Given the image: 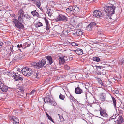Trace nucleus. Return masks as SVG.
Here are the masks:
<instances>
[{"instance_id": "obj_62", "label": "nucleus", "mask_w": 124, "mask_h": 124, "mask_svg": "<svg viewBox=\"0 0 124 124\" xmlns=\"http://www.w3.org/2000/svg\"><path fill=\"white\" fill-rule=\"evenodd\" d=\"M78 76V75H76V77Z\"/></svg>"}, {"instance_id": "obj_18", "label": "nucleus", "mask_w": 124, "mask_h": 124, "mask_svg": "<svg viewBox=\"0 0 124 124\" xmlns=\"http://www.w3.org/2000/svg\"><path fill=\"white\" fill-rule=\"evenodd\" d=\"M31 44L30 41L26 42L23 44L22 48L24 49L27 47H28L30 46Z\"/></svg>"}, {"instance_id": "obj_37", "label": "nucleus", "mask_w": 124, "mask_h": 124, "mask_svg": "<svg viewBox=\"0 0 124 124\" xmlns=\"http://www.w3.org/2000/svg\"><path fill=\"white\" fill-rule=\"evenodd\" d=\"M41 5V3L40 1L39 0L37 1L36 3V5L39 8H40Z\"/></svg>"}, {"instance_id": "obj_25", "label": "nucleus", "mask_w": 124, "mask_h": 124, "mask_svg": "<svg viewBox=\"0 0 124 124\" xmlns=\"http://www.w3.org/2000/svg\"><path fill=\"white\" fill-rule=\"evenodd\" d=\"M83 33L82 30L80 29H78L76 31V33L77 36H80Z\"/></svg>"}, {"instance_id": "obj_50", "label": "nucleus", "mask_w": 124, "mask_h": 124, "mask_svg": "<svg viewBox=\"0 0 124 124\" xmlns=\"http://www.w3.org/2000/svg\"><path fill=\"white\" fill-rule=\"evenodd\" d=\"M59 117L60 120L61 121H63L64 120V119L63 118V117L62 116H59Z\"/></svg>"}, {"instance_id": "obj_17", "label": "nucleus", "mask_w": 124, "mask_h": 124, "mask_svg": "<svg viewBox=\"0 0 124 124\" xmlns=\"http://www.w3.org/2000/svg\"><path fill=\"white\" fill-rule=\"evenodd\" d=\"M76 19L74 18H71L70 21V24L72 25H73L76 24Z\"/></svg>"}, {"instance_id": "obj_10", "label": "nucleus", "mask_w": 124, "mask_h": 124, "mask_svg": "<svg viewBox=\"0 0 124 124\" xmlns=\"http://www.w3.org/2000/svg\"><path fill=\"white\" fill-rule=\"evenodd\" d=\"M93 14L94 16L99 17H101L102 16L101 12L98 10L94 11Z\"/></svg>"}, {"instance_id": "obj_15", "label": "nucleus", "mask_w": 124, "mask_h": 124, "mask_svg": "<svg viewBox=\"0 0 124 124\" xmlns=\"http://www.w3.org/2000/svg\"><path fill=\"white\" fill-rule=\"evenodd\" d=\"M67 96L72 102L75 101V99L70 93H68L66 94Z\"/></svg>"}, {"instance_id": "obj_19", "label": "nucleus", "mask_w": 124, "mask_h": 124, "mask_svg": "<svg viewBox=\"0 0 124 124\" xmlns=\"http://www.w3.org/2000/svg\"><path fill=\"white\" fill-rule=\"evenodd\" d=\"M105 94L104 93H101L100 95V99L101 101H103L105 100Z\"/></svg>"}, {"instance_id": "obj_56", "label": "nucleus", "mask_w": 124, "mask_h": 124, "mask_svg": "<svg viewBox=\"0 0 124 124\" xmlns=\"http://www.w3.org/2000/svg\"><path fill=\"white\" fill-rule=\"evenodd\" d=\"M121 62L122 63V64H123L124 63V59H123L121 61Z\"/></svg>"}, {"instance_id": "obj_4", "label": "nucleus", "mask_w": 124, "mask_h": 124, "mask_svg": "<svg viewBox=\"0 0 124 124\" xmlns=\"http://www.w3.org/2000/svg\"><path fill=\"white\" fill-rule=\"evenodd\" d=\"M21 72L23 75L27 76H30L32 73V71L31 69L25 67L22 69Z\"/></svg>"}, {"instance_id": "obj_59", "label": "nucleus", "mask_w": 124, "mask_h": 124, "mask_svg": "<svg viewBox=\"0 0 124 124\" xmlns=\"http://www.w3.org/2000/svg\"><path fill=\"white\" fill-rule=\"evenodd\" d=\"M32 0V1H34V2H35V1H36V0Z\"/></svg>"}, {"instance_id": "obj_38", "label": "nucleus", "mask_w": 124, "mask_h": 124, "mask_svg": "<svg viewBox=\"0 0 124 124\" xmlns=\"http://www.w3.org/2000/svg\"><path fill=\"white\" fill-rule=\"evenodd\" d=\"M68 43L70 44V45H71L72 46H77L78 45L77 43L75 42H72L71 43H70L68 42Z\"/></svg>"}, {"instance_id": "obj_27", "label": "nucleus", "mask_w": 124, "mask_h": 124, "mask_svg": "<svg viewBox=\"0 0 124 124\" xmlns=\"http://www.w3.org/2000/svg\"><path fill=\"white\" fill-rule=\"evenodd\" d=\"M31 13L34 16H36L37 17H39L40 16L39 15L38 12H37L36 10L32 11Z\"/></svg>"}, {"instance_id": "obj_13", "label": "nucleus", "mask_w": 124, "mask_h": 124, "mask_svg": "<svg viewBox=\"0 0 124 124\" xmlns=\"http://www.w3.org/2000/svg\"><path fill=\"white\" fill-rule=\"evenodd\" d=\"M74 51L78 55H81L83 53V50L81 49H78Z\"/></svg>"}, {"instance_id": "obj_40", "label": "nucleus", "mask_w": 124, "mask_h": 124, "mask_svg": "<svg viewBox=\"0 0 124 124\" xmlns=\"http://www.w3.org/2000/svg\"><path fill=\"white\" fill-rule=\"evenodd\" d=\"M118 119L119 122L120 123H122L123 122V118L121 116H119Z\"/></svg>"}, {"instance_id": "obj_45", "label": "nucleus", "mask_w": 124, "mask_h": 124, "mask_svg": "<svg viewBox=\"0 0 124 124\" xmlns=\"http://www.w3.org/2000/svg\"><path fill=\"white\" fill-rule=\"evenodd\" d=\"M64 67L65 69L66 70H68L70 69L69 66L67 65H64Z\"/></svg>"}, {"instance_id": "obj_30", "label": "nucleus", "mask_w": 124, "mask_h": 124, "mask_svg": "<svg viewBox=\"0 0 124 124\" xmlns=\"http://www.w3.org/2000/svg\"><path fill=\"white\" fill-rule=\"evenodd\" d=\"M97 80L98 82L101 85H102L104 87H106V85L105 84H104L103 83L102 81L101 80V79L99 78H98Z\"/></svg>"}, {"instance_id": "obj_9", "label": "nucleus", "mask_w": 124, "mask_h": 124, "mask_svg": "<svg viewBox=\"0 0 124 124\" xmlns=\"http://www.w3.org/2000/svg\"><path fill=\"white\" fill-rule=\"evenodd\" d=\"M99 111L101 116L105 118H107L108 117V116L106 113V111L105 109L100 107L99 109Z\"/></svg>"}, {"instance_id": "obj_60", "label": "nucleus", "mask_w": 124, "mask_h": 124, "mask_svg": "<svg viewBox=\"0 0 124 124\" xmlns=\"http://www.w3.org/2000/svg\"><path fill=\"white\" fill-rule=\"evenodd\" d=\"M4 51L5 50H4L3 49V50H1V51Z\"/></svg>"}, {"instance_id": "obj_49", "label": "nucleus", "mask_w": 124, "mask_h": 124, "mask_svg": "<svg viewBox=\"0 0 124 124\" xmlns=\"http://www.w3.org/2000/svg\"><path fill=\"white\" fill-rule=\"evenodd\" d=\"M4 84L0 81V88L3 86Z\"/></svg>"}, {"instance_id": "obj_22", "label": "nucleus", "mask_w": 124, "mask_h": 124, "mask_svg": "<svg viewBox=\"0 0 124 124\" xmlns=\"http://www.w3.org/2000/svg\"><path fill=\"white\" fill-rule=\"evenodd\" d=\"M44 20L46 24V30H49V27L50 26L48 20L46 18H45Z\"/></svg>"}, {"instance_id": "obj_14", "label": "nucleus", "mask_w": 124, "mask_h": 124, "mask_svg": "<svg viewBox=\"0 0 124 124\" xmlns=\"http://www.w3.org/2000/svg\"><path fill=\"white\" fill-rule=\"evenodd\" d=\"M82 92V89L79 87H78L75 89V93L76 94H80Z\"/></svg>"}, {"instance_id": "obj_8", "label": "nucleus", "mask_w": 124, "mask_h": 124, "mask_svg": "<svg viewBox=\"0 0 124 124\" xmlns=\"http://www.w3.org/2000/svg\"><path fill=\"white\" fill-rule=\"evenodd\" d=\"M13 58L14 60H19L22 59L25 56V55L22 53H15Z\"/></svg>"}, {"instance_id": "obj_34", "label": "nucleus", "mask_w": 124, "mask_h": 124, "mask_svg": "<svg viewBox=\"0 0 124 124\" xmlns=\"http://www.w3.org/2000/svg\"><path fill=\"white\" fill-rule=\"evenodd\" d=\"M24 17L26 19L29 20H30L31 18V17L28 14H26L24 15Z\"/></svg>"}, {"instance_id": "obj_41", "label": "nucleus", "mask_w": 124, "mask_h": 124, "mask_svg": "<svg viewBox=\"0 0 124 124\" xmlns=\"http://www.w3.org/2000/svg\"><path fill=\"white\" fill-rule=\"evenodd\" d=\"M92 27L90 24L88 25L86 28V29L88 31H91L92 30Z\"/></svg>"}, {"instance_id": "obj_26", "label": "nucleus", "mask_w": 124, "mask_h": 124, "mask_svg": "<svg viewBox=\"0 0 124 124\" xmlns=\"http://www.w3.org/2000/svg\"><path fill=\"white\" fill-rule=\"evenodd\" d=\"M112 98L113 101V105L114 106V107L115 108V109H116V100L115 99V98L113 96H112Z\"/></svg>"}, {"instance_id": "obj_1", "label": "nucleus", "mask_w": 124, "mask_h": 124, "mask_svg": "<svg viewBox=\"0 0 124 124\" xmlns=\"http://www.w3.org/2000/svg\"><path fill=\"white\" fill-rule=\"evenodd\" d=\"M112 2H114V1L112 0L109 1L108 2L107 5L104 8L105 11L107 13V16L109 19H111V16L112 14L114 13V10L115 8V7L113 4L111 3Z\"/></svg>"}, {"instance_id": "obj_20", "label": "nucleus", "mask_w": 124, "mask_h": 124, "mask_svg": "<svg viewBox=\"0 0 124 124\" xmlns=\"http://www.w3.org/2000/svg\"><path fill=\"white\" fill-rule=\"evenodd\" d=\"M0 89L3 92H6L8 90V87L6 86L5 84H4Z\"/></svg>"}, {"instance_id": "obj_3", "label": "nucleus", "mask_w": 124, "mask_h": 124, "mask_svg": "<svg viewBox=\"0 0 124 124\" xmlns=\"http://www.w3.org/2000/svg\"><path fill=\"white\" fill-rule=\"evenodd\" d=\"M12 22L13 24L15 25V26L18 28L22 29L24 27L22 23L15 17L12 19Z\"/></svg>"}, {"instance_id": "obj_24", "label": "nucleus", "mask_w": 124, "mask_h": 124, "mask_svg": "<svg viewBox=\"0 0 124 124\" xmlns=\"http://www.w3.org/2000/svg\"><path fill=\"white\" fill-rule=\"evenodd\" d=\"M59 64H62L64 63L65 62V60L63 57H60L59 58Z\"/></svg>"}, {"instance_id": "obj_32", "label": "nucleus", "mask_w": 124, "mask_h": 124, "mask_svg": "<svg viewBox=\"0 0 124 124\" xmlns=\"http://www.w3.org/2000/svg\"><path fill=\"white\" fill-rule=\"evenodd\" d=\"M47 13L48 15L50 17L52 15V11L51 9H48L47 10Z\"/></svg>"}, {"instance_id": "obj_6", "label": "nucleus", "mask_w": 124, "mask_h": 124, "mask_svg": "<svg viewBox=\"0 0 124 124\" xmlns=\"http://www.w3.org/2000/svg\"><path fill=\"white\" fill-rule=\"evenodd\" d=\"M44 101L45 103H51L53 106H55V103L53 101V98L50 95L46 96L44 99Z\"/></svg>"}, {"instance_id": "obj_53", "label": "nucleus", "mask_w": 124, "mask_h": 124, "mask_svg": "<svg viewBox=\"0 0 124 124\" xmlns=\"http://www.w3.org/2000/svg\"><path fill=\"white\" fill-rule=\"evenodd\" d=\"M35 91V90H32L31 92L30 93V94L31 95L33 94L34 93V92Z\"/></svg>"}, {"instance_id": "obj_46", "label": "nucleus", "mask_w": 124, "mask_h": 124, "mask_svg": "<svg viewBox=\"0 0 124 124\" xmlns=\"http://www.w3.org/2000/svg\"><path fill=\"white\" fill-rule=\"evenodd\" d=\"M15 117V116H10L9 117V119L10 120L12 121H13V120L14 119V118Z\"/></svg>"}, {"instance_id": "obj_42", "label": "nucleus", "mask_w": 124, "mask_h": 124, "mask_svg": "<svg viewBox=\"0 0 124 124\" xmlns=\"http://www.w3.org/2000/svg\"><path fill=\"white\" fill-rule=\"evenodd\" d=\"M59 98L60 99L63 100L65 98V96L64 95L60 94L59 96Z\"/></svg>"}, {"instance_id": "obj_47", "label": "nucleus", "mask_w": 124, "mask_h": 124, "mask_svg": "<svg viewBox=\"0 0 124 124\" xmlns=\"http://www.w3.org/2000/svg\"><path fill=\"white\" fill-rule=\"evenodd\" d=\"M73 6H70L68 7V8L71 11H73Z\"/></svg>"}, {"instance_id": "obj_29", "label": "nucleus", "mask_w": 124, "mask_h": 124, "mask_svg": "<svg viewBox=\"0 0 124 124\" xmlns=\"http://www.w3.org/2000/svg\"><path fill=\"white\" fill-rule=\"evenodd\" d=\"M42 26V23L40 22H38L36 23L35 25V26L36 28L40 27Z\"/></svg>"}, {"instance_id": "obj_57", "label": "nucleus", "mask_w": 124, "mask_h": 124, "mask_svg": "<svg viewBox=\"0 0 124 124\" xmlns=\"http://www.w3.org/2000/svg\"><path fill=\"white\" fill-rule=\"evenodd\" d=\"M46 114L48 118L50 116L46 112Z\"/></svg>"}, {"instance_id": "obj_35", "label": "nucleus", "mask_w": 124, "mask_h": 124, "mask_svg": "<svg viewBox=\"0 0 124 124\" xmlns=\"http://www.w3.org/2000/svg\"><path fill=\"white\" fill-rule=\"evenodd\" d=\"M13 123H19V121L18 119L17 118H16V116H15L14 119L13 120Z\"/></svg>"}, {"instance_id": "obj_5", "label": "nucleus", "mask_w": 124, "mask_h": 124, "mask_svg": "<svg viewBox=\"0 0 124 124\" xmlns=\"http://www.w3.org/2000/svg\"><path fill=\"white\" fill-rule=\"evenodd\" d=\"M95 67H96V73L97 75H105L106 73L105 70L102 69V67L101 66H98L95 65Z\"/></svg>"}, {"instance_id": "obj_2", "label": "nucleus", "mask_w": 124, "mask_h": 124, "mask_svg": "<svg viewBox=\"0 0 124 124\" xmlns=\"http://www.w3.org/2000/svg\"><path fill=\"white\" fill-rule=\"evenodd\" d=\"M46 63V61L45 59H42L38 61L34 62L31 63L32 66L37 69H39L43 67Z\"/></svg>"}, {"instance_id": "obj_28", "label": "nucleus", "mask_w": 124, "mask_h": 124, "mask_svg": "<svg viewBox=\"0 0 124 124\" xmlns=\"http://www.w3.org/2000/svg\"><path fill=\"white\" fill-rule=\"evenodd\" d=\"M24 12L22 9H20L19 11L18 16H23L24 15Z\"/></svg>"}, {"instance_id": "obj_31", "label": "nucleus", "mask_w": 124, "mask_h": 124, "mask_svg": "<svg viewBox=\"0 0 124 124\" xmlns=\"http://www.w3.org/2000/svg\"><path fill=\"white\" fill-rule=\"evenodd\" d=\"M17 16L18 17V20L19 21V22L21 23L23 22L24 21L23 20V16Z\"/></svg>"}, {"instance_id": "obj_51", "label": "nucleus", "mask_w": 124, "mask_h": 124, "mask_svg": "<svg viewBox=\"0 0 124 124\" xmlns=\"http://www.w3.org/2000/svg\"><path fill=\"white\" fill-rule=\"evenodd\" d=\"M116 114H115V115H114L112 116V117H111L110 118H111V119H114L116 118Z\"/></svg>"}, {"instance_id": "obj_16", "label": "nucleus", "mask_w": 124, "mask_h": 124, "mask_svg": "<svg viewBox=\"0 0 124 124\" xmlns=\"http://www.w3.org/2000/svg\"><path fill=\"white\" fill-rule=\"evenodd\" d=\"M73 12L75 14L78 13L79 11V7L76 5H75L73 6Z\"/></svg>"}, {"instance_id": "obj_55", "label": "nucleus", "mask_w": 124, "mask_h": 124, "mask_svg": "<svg viewBox=\"0 0 124 124\" xmlns=\"http://www.w3.org/2000/svg\"><path fill=\"white\" fill-rule=\"evenodd\" d=\"M3 43L1 42L0 41V48L2 47V45H3Z\"/></svg>"}, {"instance_id": "obj_33", "label": "nucleus", "mask_w": 124, "mask_h": 124, "mask_svg": "<svg viewBox=\"0 0 124 124\" xmlns=\"http://www.w3.org/2000/svg\"><path fill=\"white\" fill-rule=\"evenodd\" d=\"M93 61H96L97 62H99L100 61V58L96 57H94L93 58Z\"/></svg>"}, {"instance_id": "obj_61", "label": "nucleus", "mask_w": 124, "mask_h": 124, "mask_svg": "<svg viewBox=\"0 0 124 124\" xmlns=\"http://www.w3.org/2000/svg\"><path fill=\"white\" fill-rule=\"evenodd\" d=\"M41 124H44V123L43 122H41Z\"/></svg>"}, {"instance_id": "obj_54", "label": "nucleus", "mask_w": 124, "mask_h": 124, "mask_svg": "<svg viewBox=\"0 0 124 124\" xmlns=\"http://www.w3.org/2000/svg\"><path fill=\"white\" fill-rule=\"evenodd\" d=\"M48 118L52 122H54L53 119H52V118L50 116Z\"/></svg>"}, {"instance_id": "obj_21", "label": "nucleus", "mask_w": 124, "mask_h": 124, "mask_svg": "<svg viewBox=\"0 0 124 124\" xmlns=\"http://www.w3.org/2000/svg\"><path fill=\"white\" fill-rule=\"evenodd\" d=\"M44 20L46 24V30H49V27L50 26L48 20L46 18H45Z\"/></svg>"}, {"instance_id": "obj_52", "label": "nucleus", "mask_w": 124, "mask_h": 124, "mask_svg": "<svg viewBox=\"0 0 124 124\" xmlns=\"http://www.w3.org/2000/svg\"><path fill=\"white\" fill-rule=\"evenodd\" d=\"M22 47H23V45L22 44H20V45L19 44L18 45L17 47L18 48H20Z\"/></svg>"}, {"instance_id": "obj_44", "label": "nucleus", "mask_w": 124, "mask_h": 124, "mask_svg": "<svg viewBox=\"0 0 124 124\" xmlns=\"http://www.w3.org/2000/svg\"><path fill=\"white\" fill-rule=\"evenodd\" d=\"M24 88L23 87V86H19V89L21 91H23L24 90Z\"/></svg>"}, {"instance_id": "obj_43", "label": "nucleus", "mask_w": 124, "mask_h": 124, "mask_svg": "<svg viewBox=\"0 0 124 124\" xmlns=\"http://www.w3.org/2000/svg\"><path fill=\"white\" fill-rule=\"evenodd\" d=\"M90 24L92 28L93 27L96 25V23L95 22H91L90 23Z\"/></svg>"}, {"instance_id": "obj_11", "label": "nucleus", "mask_w": 124, "mask_h": 124, "mask_svg": "<svg viewBox=\"0 0 124 124\" xmlns=\"http://www.w3.org/2000/svg\"><path fill=\"white\" fill-rule=\"evenodd\" d=\"M17 74H18L17 73H15V74H13L12 75V76H13L14 78L16 80H22L23 79L21 77V75H20V76L19 75H17Z\"/></svg>"}, {"instance_id": "obj_58", "label": "nucleus", "mask_w": 124, "mask_h": 124, "mask_svg": "<svg viewBox=\"0 0 124 124\" xmlns=\"http://www.w3.org/2000/svg\"><path fill=\"white\" fill-rule=\"evenodd\" d=\"M20 69H18L17 70V71H20Z\"/></svg>"}, {"instance_id": "obj_39", "label": "nucleus", "mask_w": 124, "mask_h": 124, "mask_svg": "<svg viewBox=\"0 0 124 124\" xmlns=\"http://www.w3.org/2000/svg\"><path fill=\"white\" fill-rule=\"evenodd\" d=\"M69 29V28H68L66 30H64V31H63V33L64 34H65L66 35L67 34H68V33L69 32V31L68 29Z\"/></svg>"}, {"instance_id": "obj_48", "label": "nucleus", "mask_w": 124, "mask_h": 124, "mask_svg": "<svg viewBox=\"0 0 124 124\" xmlns=\"http://www.w3.org/2000/svg\"><path fill=\"white\" fill-rule=\"evenodd\" d=\"M66 12L68 13H70L71 12L68 8H67L66 9Z\"/></svg>"}, {"instance_id": "obj_63", "label": "nucleus", "mask_w": 124, "mask_h": 124, "mask_svg": "<svg viewBox=\"0 0 124 124\" xmlns=\"http://www.w3.org/2000/svg\"><path fill=\"white\" fill-rule=\"evenodd\" d=\"M85 96H87V95L86 94H85Z\"/></svg>"}, {"instance_id": "obj_12", "label": "nucleus", "mask_w": 124, "mask_h": 124, "mask_svg": "<svg viewBox=\"0 0 124 124\" xmlns=\"http://www.w3.org/2000/svg\"><path fill=\"white\" fill-rule=\"evenodd\" d=\"M46 58L48 61L47 63L48 64L51 65L53 62L52 57L50 56H47L46 57Z\"/></svg>"}, {"instance_id": "obj_36", "label": "nucleus", "mask_w": 124, "mask_h": 124, "mask_svg": "<svg viewBox=\"0 0 124 124\" xmlns=\"http://www.w3.org/2000/svg\"><path fill=\"white\" fill-rule=\"evenodd\" d=\"M13 49H12L11 48H10V50H9V55L10 56L12 54H14V55H15V54L16 53H15V52L14 51H13Z\"/></svg>"}, {"instance_id": "obj_7", "label": "nucleus", "mask_w": 124, "mask_h": 124, "mask_svg": "<svg viewBox=\"0 0 124 124\" xmlns=\"http://www.w3.org/2000/svg\"><path fill=\"white\" fill-rule=\"evenodd\" d=\"M68 18L64 15L62 14H59L57 17L55 18L56 22L60 21H66L68 20Z\"/></svg>"}, {"instance_id": "obj_23", "label": "nucleus", "mask_w": 124, "mask_h": 124, "mask_svg": "<svg viewBox=\"0 0 124 124\" xmlns=\"http://www.w3.org/2000/svg\"><path fill=\"white\" fill-rule=\"evenodd\" d=\"M41 75L39 72L37 71L35 72L34 75V77L38 79H39L41 77Z\"/></svg>"}, {"instance_id": "obj_64", "label": "nucleus", "mask_w": 124, "mask_h": 124, "mask_svg": "<svg viewBox=\"0 0 124 124\" xmlns=\"http://www.w3.org/2000/svg\"><path fill=\"white\" fill-rule=\"evenodd\" d=\"M123 109H124V107H123Z\"/></svg>"}]
</instances>
